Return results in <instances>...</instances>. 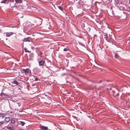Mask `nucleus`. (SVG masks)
I'll list each match as a JSON object with an SVG mask.
<instances>
[{"label": "nucleus", "instance_id": "f03ea898", "mask_svg": "<svg viewBox=\"0 0 130 130\" xmlns=\"http://www.w3.org/2000/svg\"><path fill=\"white\" fill-rule=\"evenodd\" d=\"M22 70L26 74H27L30 71L29 69L28 68H27L26 69H22Z\"/></svg>", "mask_w": 130, "mask_h": 130}, {"label": "nucleus", "instance_id": "9b49d317", "mask_svg": "<svg viewBox=\"0 0 130 130\" xmlns=\"http://www.w3.org/2000/svg\"><path fill=\"white\" fill-rule=\"evenodd\" d=\"M15 1L16 2V3H20L22 1V0H15Z\"/></svg>", "mask_w": 130, "mask_h": 130}, {"label": "nucleus", "instance_id": "0eeeda50", "mask_svg": "<svg viewBox=\"0 0 130 130\" xmlns=\"http://www.w3.org/2000/svg\"><path fill=\"white\" fill-rule=\"evenodd\" d=\"M11 3H10V5L11 6V7H14L15 6L14 4H13V2L14 1V0H11Z\"/></svg>", "mask_w": 130, "mask_h": 130}, {"label": "nucleus", "instance_id": "ddd939ff", "mask_svg": "<svg viewBox=\"0 0 130 130\" xmlns=\"http://www.w3.org/2000/svg\"><path fill=\"white\" fill-rule=\"evenodd\" d=\"M13 83L15 84L16 85H18L19 84V83L16 80L14 81Z\"/></svg>", "mask_w": 130, "mask_h": 130}, {"label": "nucleus", "instance_id": "4468645a", "mask_svg": "<svg viewBox=\"0 0 130 130\" xmlns=\"http://www.w3.org/2000/svg\"><path fill=\"white\" fill-rule=\"evenodd\" d=\"M7 128L10 130H12L13 129V127H12L8 126L7 127Z\"/></svg>", "mask_w": 130, "mask_h": 130}, {"label": "nucleus", "instance_id": "2eb2a0df", "mask_svg": "<svg viewBox=\"0 0 130 130\" xmlns=\"http://www.w3.org/2000/svg\"><path fill=\"white\" fill-rule=\"evenodd\" d=\"M58 8L62 11L63 10V9L60 6H58Z\"/></svg>", "mask_w": 130, "mask_h": 130}, {"label": "nucleus", "instance_id": "5701e85b", "mask_svg": "<svg viewBox=\"0 0 130 130\" xmlns=\"http://www.w3.org/2000/svg\"><path fill=\"white\" fill-rule=\"evenodd\" d=\"M116 91H116V92H117L119 91L118 90V89H116Z\"/></svg>", "mask_w": 130, "mask_h": 130}, {"label": "nucleus", "instance_id": "9d476101", "mask_svg": "<svg viewBox=\"0 0 130 130\" xmlns=\"http://www.w3.org/2000/svg\"><path fill=\"white\" fill-rule=\"evenodd\" d=\"M20 124L22 126H23L25 124V123L21 121H20Z\"/></svg>", "mask_w": 130, "mask_h": 130}, {"label": "nucleus", "instance_id": "4be33fe9", "mask_svg": "<svg viewBox=\"0 0 130 130\" xmlns=\"http://www.w3.org/2000/svg\"><path fill=\"white\" fill-rule=\"evenodd\" d=\"M112 92L113 93H115V91H112Z\"/></svg>", "mask_w": 130, "mask_h": 130}, {"label": "nucleus", "instance_id": "1a4fd4ad", "mask_svg": "<svg viewBox=\"0 0 130 130\" xmlns=\"http://www.w3.org/2000/svg\"><path fill=\"white\" fill-rule=\"evenodd\" d=\"M5 120L7 122H9L10 120V118L9 117H6L5 118Z\"/></svg>", "mask_w": 130, "mask_h": 130}, {"label": "nucleus", "instance_id": "aec40b11", "mask_svg": "<svg viewBox=\"0 0 130 130\" xmlns=\"http://www.w3.org/2000/svg\"><path fill=\"white\" fill-rule=\"evenodd\" d=\"M35 81H37L38 80V78H36L35 79Z\"/></svg>", "mask_w": 130, "mask_h": 130}, {"label": "nucleus", "instance_id": "f257e3e1", "mask_svg": "<svg viewBox=\"0 0 130 130\" xmlns=\"http://www.w3.org/2000/svg\"><path fill=\"white\" fill-rule=\"evenodd\" d=\"M31 39L30 37H28L24 39L23 40L24 42H30L31 41Z\"/></svg>", "mask_w": 130, "mask_h": 130}, {"label": "nucleus", "instance_id": "6e6552de", "mask_svg": "<svg viewBox=\"0 0 130 130\" xmlns=\"http://www.w3.org/2000/svg\"><path fill=\"white\" fill-rule=\"evenodd\" d=\"M38 21L40 22V23L38 24L39 25H41L42 23V19H38Z\"/></svg>", "mask_w": 130, "mask_h": 130}, {"label": "nucleus", "instance_id": "a211bd4d", "mask_svg": "<svg viewBox=\"0 0 130 130\" xmlns=\"http://www.w3.org/2000/svg\"><path fill=\"white\" fill-rule=\"evenodd\" d=\"M4 123L3 121H0V125H2Z\"/></svg>", "mask_w": 130, "mask_h": 130}, {"label": "nucleus", "instance_id": "f3484780", "mask_svg": "<svg viewBox=\"0 0 130 130\" xmlns=\"http://www.w3.org/2000/svg\"><path fill=\"white\" fill-rule=\"evenodd\" d=\"M115 57L117 59L118 58V57L116 54L115 55Z\"/></svg>", "mask_w": 130, "mask_h": 130}, {"label": "nucleus", "instance_id": "412c9836", "mask_svg": "<svg viewBox=\"0 0 130 130\" xmlns=\"http://www.w3.org/2000/svg\"><path fill=\"white\" fill-rule=\"evenodd\" d=\"M21 6L20 5H18V7L20 8H21Z\"/></svg>", "mask_w": 130, "mask_h": 130}, {"label": "nucleus", "instance_id": "20e7f679", "mask_svg": "<svg viewBox=\"0 0 130 130\" xmlns=\"http://www.w3.org/2000/svg\"><path fill=\"white\" fill-rule=\"evenodd\" d=\"M13 34V33L12 32H7L6 33V36L7 37H9Z\"/></svg>", "mask_w": 130, "mask_h": 130}, {"label": "nucleus", "instance_id": "6ab92c4d", "mask_svg": "<svg viewBox=\"0 0 130 130\" xmlns=\"http://www.w3.org/2000/svg\"><path fill=\"white\" fill-rule=\"evenodd\" d=\"M68 50L67 48H64V49H63V51H68Z\"/></svg>", "mask_w": 130, "mask_h": 130}, {"label": "nucleus", "instance_id": "423d86ee", "mask_svg": "<svg viewBox=\"0 0 130 130\" xmlns=\"http://www.w3.org/2000/svg\"><path fill=\"white\" fill-rule=\"evenodd\" d=\"M39 65L40 66H42L43 65L44 62L43 60H41L39 62Z\"/></svg>", "mask_w": 130, "mask_h": 130}, {"label": "nucleus", "instance_id": "393cba45", "mask_svg": "<svg viewBox=\"0 0 130 130\" xmlns=\"http://www.w3.org/2000/svg\"><path fill=\"white\" fill-rule=\"evenodd\" d=\"M129 3H130V0H129Z\"/></svg>", "mask_w": 130, "mask_h": 130}, {"label": "nucleus", "instance_id": "b1692460", "mask_svg": "<svg viewBox=\"0 0 130 130\" xmlns=\"http://www.w3.org/2000/svg\"><path fill=\"white\" fill-rule=\"evenodd\" d=\"M31 48L32 49H34V48L32 47H31Z\"/></svg>", "mask_w": 130, "mask_h": 130}, {"label": "nucleus", "instance_id": "f8f14e48", "mask_svg": "<svg viewBox=\"0 0 130 130\" xmlns=\"http://www.w3.org/2000/svg\"><path fill=\"white\" fill-rule=\"evenodd\" d=\"M24 49L25 52H27L29 53L30 52V51L28 50L27 49V48H25Z\"/></svg>", "mask_w": 130, "mask_h": 130}, {"label": "nucleus", "instance_id": "7ed1b4c3", "mask_svg": "<svg viewBox=\"0 0 130 130\" xmlns=\"http://www.w3.org/2000/svg\"><path fill=\"white\" fill-rule=\"evenodd\" d=\"M17 121V120L14 118H13L11 119V122L12 123H14Z\"/></svg>", "mask_w": 130, "mask_h": 130}, {"label": "nucleus", "instance_id": "dca6fc26", "mask_svg": "<svg viewBox=\"0 0 130 130\" xmlns=\"http://www.w3.org/2000/svg\"><path fill=\"white\" fill-rule=\"evenodd\" d=\"M3 1L1 2V3H6V1L7 0H3Z\"/></svg>", "mask_w": 130, "mask_h": 130}, {"label": "nucleus", "instance_id": "39448f33", "mask_svg": "<svg viewBox=\"0 0 130 130\" xmlns=\"http://www.w3.org/2000/svg\"><path fill=\"white\" fill-rule=\"evenodd\" d=\"M40 128L43 130H47L48 129L47 127L46 126H40Z\"/></svg>", "mask_w": 130, "mask_h": 130}]
</instances>
